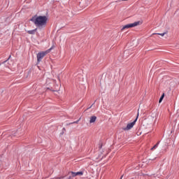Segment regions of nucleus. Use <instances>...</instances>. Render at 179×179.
I'll use <instances>...</instances> for the list:
<instances>
[{
  "label": "nucleus",
  "mask_w": 179,
  "mask_h": 179,
  "mask_svg": "<svg viewBox=\"0 0 179 179\" xmlns=\"http://www.w3.org/2000/svg\"><path fill=\"white\" fill-rule=\"evenodd\" d=\"M48 20V17L45 15H34L30 20L34 24L38 29H43V27H45L47 26V22Z\"/></svg>",
  "instance_id": "f257e3e1"
},
{
  "label": "nucleus",
  "mask_w": 179,
  "mask_h": 179,
  "mask_svg": "<svg viewBox=\"0 0 179 179\" xmlns=\"http://www.w3.org/2000/svg\"><path fill=\"white\" fill-rule=\"evenodd\" d=\"M52 47H51L50 49L44 51V52H41L37 54V62H41L43 58H44V56L47 55V54L50 53L51 50H52Z\"/></svg>",
  "instance_id": "f03ea898"
},
{
  "label": "nucleus",
  "mask_w": 179,
  "mask_h": 179,
  "mask_svg": "<svg viewBox=\"0 0 179 179\" xmlns=\"http://www.w3.org/2000/svg\"><path fill=\"white\" fill-rule=\"evenodd\" d=\"M140 24H142V22L141 21H136L131 24H127L121 29L122 31L125 30V29H131V27H136V26H139Z\"/></svg>",
  "instance_id": "7ed1b4c3"
},
{
  "label": "nucleus",
  "mask_w": 179,
  "mask_h": 179,
  "mask_svg": "<svg viewBox=\"0 0 179 179\" xmlns=\"http://www.w3.org/2000/svg\"><path fill=\"white\" fill-rule=\"evenodd\" d=\"M138 117H139V113H138L136 118L134 120V122L127 124V127L123 128L124 131H129V129H132L135 124H136V121H138Z\"/></svg>",
  "instance_id": "20e7f679"
},
{
  "label": "nucleus",
  "mask_w": 179,
  "mask_h": 179,
  "mask_svg": "<svg viewBox=\"0 0 179 179\" xmlns=\"http://www.w3.org/2000/svg\"><path fill=\"white\" fill-rule=\"evenodd\" d=\"M72 177H76V176H83V171H78V172H71Z\"/></svg>",
  "instance_id": "39448f33"
},
{
  "label": "nucleus",
  "mask_w": 179,
  "mask_h": 179,
  "mask_svg": "<svg viewBox=\"0 0 179 179\" xmlns=\"http://www.w3.org/2000/svg\"><path fill=\"white\" fill-rule=\"evenodd\" d=\"M96 120H97V117L92 116L90 120V124H93V122H96Z\"/></svg>",
  "instance_id": "423d86ee"
},
{
  "label": "nucleus",
  "mask_w": 179,
  "mask_h": 179,
  "mask_svg": "<svg viewBox=\"0 0 179 179\" xmlns=\"http://www.w3.org/2000/svg\"><path fill=\"white\" fill-rule=\"evenodd\" d=\"M36 31H37V28L35 29L29 30L27 31V33H28V34H36Z\"/></svg>",
  "instance_id": "0eeeda50"
},
{
  "label": "nucleus",
  "mask_w": 179,
  "mask_h": 179,
  "mask_svg": "<svg viewBox=\"0 0 179 179\" xmlns=\"http://www.w3.org/2000/svg\"><path fill=\"white\" fill-rule=\"evenodd\" d=\"M157 34L158 36H162V37H164L165 36V34H167V32H164L162 34L155 33V34Z\"/></svg>",
  "instance_id": "6e6552de"
},
{
  "label": "nucleus",
  "mask_w": 179,
  "mask_h": 179,
  "mask_svg": "<svg viewBox=\"0 0 179 179\" xmlns=\"http://www.w3.org/2000/svg\"><path fill=\"white\" fill-rule=\"evenodd\" d=\"M50 82H51L52 83H54V80H51V79H50V78H48L47 80H46V85H50Z\"/></svg>",
  "instance_id": "1a4fd4ad"
},
{
  "label": "nucleus",
  "mask_w": 179,
  "mask_h": 179,
  "mask_svg": "<svg viewBox=\"0 0 179 179\" xmlns=\"http://www.w3.org/2000/svg\"><path fill=\"white\" fill-rule=\"evenodd\" d=\"M163 99H164V93H163L161 97L159 98V103H162V101H163Z\"/></svg>",
  "instance_id": "9d476101"
},
{
  "label": "nucleus",
  "mask_w": 179,
  "mask_h": 179,
  "mask_svg": "<svg viewBox=\"0 0 179 179\" xmlns=\"http://www.w3.org/2000/svg\"><path fill=\"white\" fill-rule=\"evenodd\" d=\"M159 142H158L156 145H155L153 146V148H151V150H153V149H156V148H157L159 146Z\"/></svg>",
  "instance_id": "9b49d317"
},
{
  "label": "nucleus",
  "mask_w": 179,
  "mask_h": 179,
  "mask_svg": "<svg viewBox=\"0 0 179 179\" xmlns=\"http://www.w3.org/2000/svg\"><path fill=\"white\" fill-rule=\"evenodd\" d=\"M80 120L76 121V122H73L71 123H69V125H71V124H78Z\"/></svg>",
  "instance_id": "f8f14e48"
},
{
  "label": "nucleus",
  "mask_w": 179,
  "mask_h": 179,
  "mask_svg": "<svg viewBox=\"0 0 179 179\" xmlns=\"http://www.w3.org/2000/svg\"><path fill=\"white\" fill-rule=\"evenodd\" d=\"M47 90H52V92H55V90H52V87H50H50H47Z\"/></svg>",
  "instance_id": "ddd939ff"
},
{
  "label": "nucleus",
  "mask_w": 179,
  "mask_h": 179,
  "mask_svg": "<svg viewBox=\"0 0 179 179\" xmlns=\"http://www.w3.org/2000/svg\"><path fill=\"white\" fill-rule=\"evenodd\" d=\"M92 107H93V105H91L89 108H87V110L92 108Z\"/></svg>",
  "instance_id": "4468645a"
},
{
  "label": "nucleus",
  "mask_w": 179,
  "mask_h": 179,
  "mask_svg": "<svg viewBox=\"0 0 179 179\" xmlns=\"http://www.w3.org/2000/svg\"><path fill=\"white\" fill-rule=\"evenodd\" d=\"M62 131H64V132L66 131V129H65V127H64V128L62 129Z\"/></svg>",
  "instance_id": "2eb2a0df"
},
{
  "label": "nucleus",
  "mask_w": 179,
  "mask_h": 179,
  "mask_svg": "<svg viewBox=\"0 0 179 179\" xmlns=\"http://www.w3.org/2000/svg\"><path fill=\"white\" fill-rule=\"evenodd\" d=\"M150 160H152V161H153V160H156V157L152 158V159H150Z\"/></svg>",
  "instance_id": "dca6fc26"
},
{
  "label": "nucleus",
  "mask_w": 179,
  "mask_h": 179,
  "mask_svg": "<svg viewBox=\"0 0 179 179\" xmlns=\"http://www.w3.org/2000/svg\"><path fill=\"white\" fill-rule=\"evenodd\" d=\"M122 177H124V175H122V176H121L120 179H122Z\"/></svg>",
  "instance_id": "f3484780"
},
{
  "label": "nucleus",
  "mask_w": 179,
  "mask_h": 179,
  "mask_svg": "<svg viewBox=\"0 0 179 179\" xmlns=\"http://www.w3.org/2000/svg\"><path fill=\"white\" fill-rule=\"evenodd\" d=\"M94 103L92 104V106H94Z\"/></svg>",
  "instance_id": "a211bd4d"
},
{
  "label": "nucleus",
  "mask_w": 179,
  "mask_h": 179,
  "mask_svg": "<svg viewBox=\"0 0 179 179\" xmlns=\"http://www.w3.org/2000/svg\"><path fill=\"white\" fill-rule=\"evenodd\" d=\"M122 1H128V0H122Z\"/></svg>",
  "instance_id": "6ab92c4d"
}]
</instances>
